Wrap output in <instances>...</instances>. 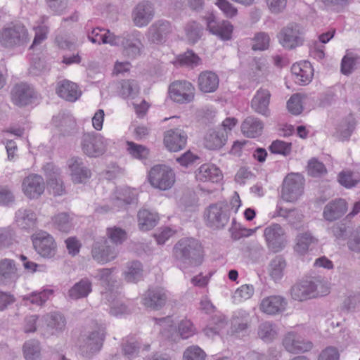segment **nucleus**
<instances>
[{
  "label": "nucleus",
  "instance_id": "nucleus-45",
  "mask_svg": "<svg viewBox=\"0 0 360 360\" xmlns=\"http://www.w3.org/2000/svg\"><path fill=\"white\" fill-rule=\"evenodd\" d=\"M139 84L136 80L125 79L120 82L119 94L124 98H134L139 94Z\"/></svg>",
  "mask_w": 360,
  "mask_h": 360
},
{
  "label": "nucleus",
  "instance_id": "nucleus-42",
  "mask_svg": "<svg viewBox=\"0 0 360 360\" xmlns=\"http://www.w3.org/2000/svg\"><path fill=\"white\" fill-rule=\"evenodd\" d=\"M47 327L55 332L63 331L66 326V320L64 316L60 312H51L44 316Z\"/></svg>",
  "mask_w": 360,
  "mask_h": 360
},
{
  "label": "nucleus",
  "instance_id": "nucleus-39",
  "mask_svg": "<svg viewBox=\"0 0 360 360\" xmlns=\"http://www.w3.org/2000/svg\"><path fill=\"white\" fill-rule=\"evenodd\" d=\"M117 35L110 32L108 30H103L99 27H96L92 30L91 32L88 34V39L93 44H109L114 46V38H116Z\"/></svg>",
  "mask_w": 360,
  "mask_h": 360
},
{
  "label": "nucleus",
  "instance_id": "nucleus-38",
  "mask_svg": "<svg viewBox=\"0 0 360 360\" xmlns=\"http://www.w3.org/2000/svg\"><path fill=\"white\" fill-rule=\"evenodd\" d=\"M264 128L263 122L257 117L249 116L241 124L243 134L248 138H256L262 134Z\"/></svg>",
  "mask_w": 360,
  "mask_h": 360
},
{
  "label": "nucleus",
  "instance_id": "nucleus-17",
  "mask_svg": "<svg viewBox=\"0 0 360 360\" xmlns=\"http://www.w3.org/2000/svg\"><path fill=\"white\" fill-rule=\"evenodd\" d=\"M105 339L104 333L94 331L84 338L79 345V351L82 356L91 358L98 352L103 347Z\"/></svg>",
  "mask_w": 360,
  "mask_h": 360
},
{
  "label": "nucleus",
  "instance_id": "nucleus-57",
  "mask_svg": "<svg viewBox=\"0 0 360 360\" xmlns=\"http://www.w3.org/2000/svg\"><path fill=\"white\" fill-rule=\"evenodd\" d=\"M360 64V57L356 55L345 56L341 63V71L344 75L350 74Z\"/></svg>",
  "mask_w": 360,
  "mask_h": 360
},
{
  "label": "nucleus",
  "instance_id": "nucleus-51",
  "mask_svg": "<svg viewBox=\"0 0 360 360\" xmlns=\"http://www.w3.org/2000/svg\"><path fill=\"white\" fill-rule=\"evenodd\" d=\"M53 294L52 289L46 288L39 292H32L27 295L25 299L29 300L32 304L42 305Z\"/></svg>",
  "mask_w": 360,
  "mask_h": 360
},
{
  "label": "nucleus",
  "instance_id": "nucleus-44",
  "mask_svg": "<svg viewBox=\"0 0 360 360\" xmlns=\"http://www.w3.org/2000/svg\"><path fill=\"white\" fill-rule=\"evenodd\" d=\"M51 221L54 227L61 232L68 233L73 228L72 218L66 212L54 215Z\"/></svg>",
  "mask_w": 360,
  "mask_h": 360
},
{
  "label": "nucleus",
  "instance_id": "nucleus-32",
  "mask_svg": "<svg viewBox=\"0 0 360 360\" xmlns=\"http://www.w3.org/2000/svg\"><path fill=\"white\" fill-rule=\"evenodd\" d=\"M291 71L295 82L300 85L309 84L311 81L314 75V70L309 62L293 64L291 68Z\"/></svg>",
  "mask_w": 360,
  "mask_h": 360
},
{
  "label": "nucleus",
  "instance_id": "nucleus-58",
  "mask_svg": "<svg viewBox=\"0 0 360 360\" xmlns=\"http://www.w3.org/2000/svg\"><path fill=\"white\" fill-rule=\"evenodd\" d=\"M205 352L198 346L192 345L184 352L183 360H205Z\"/></svg>",
  "mask_w": 360,
  "mask_h": 360
},
{
  "label": "nucleus",
  "instance_id": "nucleus-15",
  "mask_svg": "<svg viewBox=\"0 0 360 360\" xmlns=\"http://www.w3.org/2000/svg\"><path fill=\"white\" fill-rule=\"evenodd\" d=\"M170 98L176 103H187L194 98V87L187 81H176L169 89Z\"/></svg>",
  "mask_w": 360,
  "mask_h": 360
},
{
  "label": "nucleus",
  "instance_id": "nucleus-20",
  "mask_svg": "<svg viewBox=\"0 0 360 360\" xmlns=\"http://www.w3.org/2000/svg\"><path fill=\"white\" fill-rule=\"evenodd\" d=\"M187 134L179 128L167 130L165 133V147L172 152H177L185 148L187 143Z\"/></svg>",
  "mask_w": 360,
  "mask_h": 360
},
{
  "label": "nucleus",
  "instance_id": "nucleus-5",
  "mask_svg": "<svg viewBox=\"0 0 360 360\" xmlns=\"http://www.w3.org/2000/svg\"><path fill=\"white\" fill-rule=\"evenodd\" d=\"M137 192L129 187L117 188L110 197V206L104 205L96 208L98 213L107 212L109 210L124 209L128 205L136 202Z\"/></svg>",
  "mask_w": 360,
  "mask_h": 360
},
{
  "label": "nucleus",
  "instance_id": "nucleus-53",
  "mask_svg": "<svg viewBox=\"0 0 360 360\" xmlns=\"http://www.w3.org/2000/svg\"><path fill=\"white\" fill-rule=\"evenodd\" d=\"M252 49L254 51H264L269 46L270 37L264 32L256 33L252 38Z\"/></svg>",
  "mask_w": 360,
  "mask_h": 360
},
{
  "label": "nucleus",
  "instance_id": "nucleus-25",
  "mask_svg": "<svg viewBox=\"0 0 360 360\" xmlns=\"http://www.w3.org/2000/svg\"><path fill=\"white\" fill-rule=\"evenodd\" d=\"M68 165L72 181L75 184H82L91 177L90 169L84 165L81 158L73 157L68 160Z\"/></svg>",
  "mask_w": 360,
  "mask_h": 360
},
{
  "label": "nucleus",
  "instance_id": "nucleus-31",
  "mask_svg": "<svg viewBox=\"0 0 360 360\" xmlns=\"http://www.w3.org/2000/svg\"><path fill=\"white\" fill-rule=\"evenodd\" d=\"M93 290V283L87 277L81 278L76 282L68 292V296L70 300H78L87 297Z\"/></svg>",
  "mask_w": 360,
  "mask_h": 360
},
{
  "label": "nucleus",
  "instance_id": "nucleus-28",
  "mask_svg": "<svg viewBox=\"0 0 360 360\" xmlns=\"http://www.w3.org/2000/svg\"><path fill=\"white\" fill-rule=\"evenodd\" d=\"M15 221L23 230L33 231L37 225L36 213L28 208H20L15 212Z\"/></svg>",
  "mask_w": 360,
  "mask_h": 360
},
{
  "label": "nucleus",
  "instance_id": "nucleus-26",
  "mask_svg": "<svg viewBox=\"0 0 360 360\" xmlns=\"http://www.w3.org/2000/svg\"><path fill=\"white\" fill-rule=\"evenodd\" d=\"M56 90L59 97L70 102L76 101L82 94L78 85L68 79L59 81Z\"/></svg>",
  "mask_w": 360,
  "mask_h": 360
},
{
  "label": "nucleus",
  "instance_id": "nucleus-60",
  "mask_svg": "<svg viewBox=\"0 0 360 360\" xmlns=\"http://www.w3.org/2000/svg\"><path fill=\"white\" fill-rule=\"evenodd\" d=\"M307 172L310 176L317 177L326 174L327 170L321 162L312 158L308 162Z\"/></svg>",
  "mask_w": 360,
  "mask_h": 360
},
{
  "label": "nucleus",
  "instance_id": "nucleus-9",
  "mask_svg": "<svg viewBox=\"0 0 360 360\" xmlns=\"http://www.w3.org/2000/svg\"><path fill=\"white\" fill-rule=\"evenodd\" d=\"M108 144V139L96 132L84 134L81 143L84 153L93 158L103 155L105 152Z\"/></svg>",
  "mask_w": 360,
  "mask_h": 360
},
{
  "label": "nucleus",
  "instance_id": "nucleus-18",
  "mask_svg": "<svg viewBox=\"0 0 360 360\" xmlns=\"http://www.w3.org/2000/svg\"><path fill=\"white\" fill-rule=\"evenodd\" d=\"M45 183L44 179L38 174L26 176L22 183L23 193L30 199H37L44 193Z\"/></svg>",
  "mask_w": 360,
  "mask_h": 360
},
{
  "label": "nucleus",
  "instance_id": "nucleus-11",
  "mask_svg": "<svg viewBox=\"0 0 360 360\" xmlns=\"http://www.w3.org/2000/svg\"><path fill=\"white\" fill-rule=\"evenodd\" d=\"M207 30L222 41H229L232 38L233 25L228 20H218L211 13L205 17Z\"/></svg>",
  "mask_w": 360,
  "mask_h": 360
},
{
  "label": "nucleus",
  "instance_id": "nucleus-23",
  "mask_svg": "<svg viewBox=\"0 0 360 360\" xmlns=\"http://www.w3.org/2000/svg\"><path fill=\"white\" fill-rule=\"evenodd\" d=\"M35 97L33 88L25 83L16 84L11 91L12 101L18 106L29 105Z\"/></svg>",
  "mask_w": 360,
  "mask_h": 360
},
{
  "label": "nucleus",
  "instance_id": "nucleus-37",
  "mask_svg": "<svg viewBox=\"0 0 360 360\" xmlns=\"http://www.w3.org/2000/svg\"><path fill=\"white\" fill-rule=\"evenodd\" d=\"M251 317L250 314L243 309L236 311L231 320V330L232 333L245 331L250 326Z\"/></svg>",
  "mask_w": 360,
  "mask_h": 360
},
{
  "label": "nucleus",
  "instance_id": "nucleus-59",
  "mask_svg": "<svg viewBox=\"0 0 360 360\" xmlns=\"http://www.w3.org/2000/svg\"><path fill=\"white\" fill-rule=\"evenodd\" d=\"M356 126V121L353 116L349 115L341 123L340 126V134L344 139L350 137Z\"/></svg>",
  "mask_w": 360,
  "mask_h": 360
},
{
  "label": "nucleus",
  "instance_id": "nucleus-48",
  "mask_svg": "<svg viewBox=\"0 0 360 360\" xmlns=\"http://www.w3.org/2000/svg\"><path fill=\"white\" fill-rule=\"evenodd\" d=\"M22 351L26 360H37L41 355L40 343L36 340H28L24 343Z\"/></svg>",
  "mask_w": 360,
  "mask_h": 360
},
{
  "label": "nucleus",
  "instance_id": "nucleus-2",
  "mask_svg": "<svg viewBox=\"0 0 360 360\" xmlns=\"http://www.w3.org/2000/svg\"><path fill=\"white\" fill-rule=\"evenodd\" d=\"M240 205L241 201L236 192L230 202H219L210 205L205 212L207 226L213 229H223L229 221L231 211L236 213Z\"/></svg>",
  "mask_w": 360,
  "mask_h": 360
},
{
  "label": "nucleus",
  "instance_id": "nucleus-27",
  "mask_svg": "<svg viewBox=\"0 0 360 360\" xmlns=\"http://www.w3.org/2000/svg\"><path fill=\"white\" fill-rule=\"evenodd\" d=\"M286 300L280 295H271L264 298L260 304V309L265 314L276 315L285 311Z\"/></svg>",
  "mask_w": 360,
  "mask_h": 360
},
{
  "label": "nucleus",
  "instance_id": "nucleus-55",
  "mask_svg": "<svg viewBox=\"0 0 360 360\" xmlns=\"http://www.w3.org/2000/svg\"><path fill=\"white\" fill-rule=\"evenodd\" d=\"M271 153L287 156L292 150V143L281 140L274 141L269 148Z\"/></svg>",
  "mask_w": 360,
  "mask_h": 360
},
{
  "label": "nucleus",
  "instance_id": "nucleus-33",
  "mask_svg": "<svg viewBox=\"0 0 360 360\" xmlns=\"http://www.w3.org/2000/svg\"><path fill=\"white\" fill-rule=\"evenodd\" d=\"M195 179L200 182L217 183L221 180V174L215 165L204 164L196 171Z\"/></svg>",
  "mask_w": 360,
  "mask_h": 360
},
{
  "label": "nucleus",
  "instance_id": "nucleus-35",
  "mask_svg": "<svg viewBox=\"0 0 360 360\" xmlns=\"http://www.w3.org/2000/svg\"><path fill=\"white\" fill-rule=\"evenodd\" d=\"M219 84V77L214 72L203 71L198 76V85L202 92L213 93L218 89Z\"/></svg>",
  "mask_w": 360,
  "mask_h": 360
},
{
  "label": "nucleus",
  "instance_id": "nucleus-4",
  "mask_svg": "<svg viewBox=\"0 0 360 360\" xmlns=\"http://www.w3.org/2000/svg\"><path fill=\"white\" fill-rule=\"evenodd\" d=\"M323 287V283L319 280H304L294 285L290 290L291 297L293 300L299 302H303L309 299L322 296L327 294L328 290H319V288Z\"/></svg>",
  "mask_w": 360,
  "mask_h": 360
},
{
  "label": "nucleus",
  "instance_id": "nucleus-49",
  "mask_svg": "<svg viewBox=\"0 0 360 360\" xmlns=\"http://www.w3.org/2000/svg\"><path fill=\"white\" fill-rule=\"evenodd\" d=\"M110 301L103 300L105 303L110 306V314L118 316L128 312L127 307L119 298L118 292L115 293V296L110 297Z\"/></svg>",
  "mask_w": 360,
  "mask_h": 360
},
{
  "label": "nucleus",
  "instance_id": "nucleus-52",
  "mask_svg": "<svg viewBox=\"0 0 360 360\" xmlns=\"http://www.w3.org/2000/svg\"><path fill=\"white\" fill-rule=\"evenodd\" d=\"M127 151L134 158L138 160H146L149 155V150L147 147L134 143L127 141Z\"/></svg>",
  "mask_w": 360,
  "mask_h": 360
},
{
  "label": "nucleus",
  "instance_id": "nucleus-43",
  "mask_svg": "<svg viewBox=\"0 0 360 360\" xmlns=\"http://www.w3.org/2000/svg\"><path fill=\"white\" fill-rule=\"evenodd\" d=\"M227 325V321L223 315L213 316L208 325L204 328L203 331L207 337H213L219 334L220 331Z\"/></svg>",
  "mask_w": 360,
  "mask_h": 360
},
{
  "label": "nucleus",
  "instance_id": "nucleus-8",
  "mask_svg": "<svg viewBox=\"0 0 360 360\" xmlns=\"http://www.w3.org/2000/svg\"><path fill=\"white\" fill-rule=\"evenodd\" d=\"M304 28L297 23H290L282 28L278 34V39L283 47L293 49L303 44Z\"/></svg>",
  "mask_w": 360,
  "mask_h": 360
},
{
  "label": "nucleus",
  "instance_id": "nucleus-63",
  "mask_svg": "<svg viewBox=\"0 0 360 360\" xmlns=\"http://www.w3.org/2000/svg\"><path fill=\"white\" fill-rule=\"evenodd\" d=\"M287 108L288 110L293 115H299L302 111V96L295 94L291 96L287 102Z\"/></svg>",
  "mask_w": 360,
  "mask_h": 360
},
{
  "label": "nucleus",
  "instance_id": "nucleus-62",
  "mask_svg": "<svg viewBox=\"0 0 360 360\" xmlns=\"http://www.w3.org/2000/svg\"><path fill=\"white\" fill-rule=\"evenodd\" d=\"M178 332L182 339H187L195 334V329L190 320L184 319L179 323Z\"/></svg>",
  "mask_w": 360,
  "mask_h": 360
},
{
  "label": "nucleus",
  "instance_id": "nucleus-34",
  "mask_svg": "<svg viewBox=\"0 0 360 360\" xmlns=\"http://www.w3.org/2000/svg\"><path fill=\"white\" fill-rule=\"evenodd\" d=\"M17 268L14 261L10 259H4L0 261V283L11 285L18 279Z\"/></svg>",
  "mask_w": 360,
  "mask_h": 360
},
{
  "label": "nucleus",
  "instance_id": "nucleus-22",
  "mask_svg": "<svg viewBox=\"0 0 360 360\" xmlns=\"http://www.w3.org/2000/svg\"><path fill=\"white\" fill-rule=\"evenodd\" d=\"M155 15L153 4L149 1H142L136 5L132 12L134 23L139 27H143L152 20Z\"/></svg>",
  "mask_w": 360,
  "mask_h": 360
},
{
  "label": "nucleus",
  "instance_id": "nucleus-50",
  "mask_svg": "<svg viewBox=\"0 0 360 360\" xmlns=\"http://www.w3.org/2000/svg\"><path fill=\"white\" fill-rule=\"evenodd\" d=\"M185 33L189 43H196L202 35V27L197 22L192 21L185 26Z\"/></svg>",
  "mask_w": 360,
  "mask_h": 360
},
{
  "label": "nucleus",
  "instance_id": "nucleus-3",
  "mask_svg": "<svg viewBox=\"0 0 360 360\" xmlns=\"http://www.w3.org/2000/svg\"><path fill=\"white\" fill-rule=\"evenodd\" d=\"M29 41L28 32L20 24H9L0 30V44L7 49L25 45Z\"/></svg>",
  "mask_w": 360,
  "mask_h": 360
},
{
  "label": "nucleus",
  "instance_id": "nucleus-1",
  "mask_svg": "<svg viewBox=\"0 0 360 360\" xmlns=\"http://www.w3.org/2000/svg\"><path fill=\"white\" fill-rule=\"evenodd\" d=\"M173 255L176 266L181 270L202 264L203 250L200 243L193 238L179 240L174 247Z\"/></svg>",
  "mask_w": 360,
  "mask_h": 360
},
{
  "label": "nucleus",
  "instance_id": "nucleus-40",
  "mask_svg": "<svg viewBox=\"0 0 360 360\" xmlns=\"http://www.w3.org/2000/svg\"><path fill=\"white\" fill-rule=\"evenodd\" d=\"M139 227L141 231H146L154 228L159 220L158 215L148 210H141L138 212Z\"/></svg>",
  "mask_w": 360,
  "mask_h": 360
},
{
  "label": "nucleus",
  "instance_id": "nucleus-7",
  "mask_svg": "<svg viewBox=\"0 0 360 360\" xmlns=\"http://www.w3.org/2000/svg\"><path fill=\"white\" fill-rule=\"evenodd\" d=\"M114 46H122L123 53L130 59H135L141 56L143 45L140 39V32L133 31L124 32L122 35H117Z\"/></svg>",
  "mask_w": 360,
  "mask_h": 360
},
{
  "label": "nucleus",
  "instance_id": "nucleus-41",
  "mask_svg": "<svg viewBox=\"0 0 360 360\" xmlns=\"http://www.w3.org/2000/svg\"><path fill=\"white\" fill-rule=\"evenodd\" d=\"M295 251L300 255H304L312 245L317 243L318 240L310 232L299 233L296 237Z\"/></svg>",
  "mask_w": 360,
  "mask_h": 360
},
{
  "label": "nucleus",
  "instance_id": "nucleus-14",
  "mask_svg": "<svg viewBox=\"0 0 360 360\" xmlns=\"http://www.w3.org/2000/svg\"><path fill=\"white\" fill-rule=\"evenodd\" d=\"M264 236L268 247L274 252H279L285 246L287 240L285 231L278 224H272L266 227Z\"/></svg>",
  "mask_w": 360,
  "mask_h": 360
},
{
  "label": "nucleus",
  "instance_id": "nucleus-64",
  "mask_svg": "<svg viewBox=\"0 0 360 360\" xmlns=\"http://www.w3.org/2000/svg\"><path fill=\"white\" fill-rule=\"evenodd\" d=\"M258 335L264 341L271 340L276 335L272 323L266 321L260 324Z\"/></svg>",
  "mask_w": 360,
  "mask_h": 360
},
{
  "label": "nucleus",
  "instance_id": "nucleus-61",
  "mask_svg": "<svg viewBox=\"0 0 360 360\" xmlns=\"http://www.w3.org/2000/svg\"><path fill=\"white\" fill-rule=\"evenodd\" d=\"M215 5L228 18H232L238 14V9L229 0H217Z\"/></svg>",
  "mask_w": 360,
  "mask_h": 360
},
{
  "label": "nucleus",
  "instance_id": "nucleus-30",
  "mask_svg": "<svg viewBox=\"0 0 360 360\" xmlns=\"http://www.w3.org/2000/svg\"><path fill=\"white\" fill-rule=\"evenodd\" d=\"M167 296L162 288H149L143 298V304L153 309H159L165 305Z\"/></svg>",
  "mask_w": 360,
  "mask_h": 360
},
{
  "label": "nucleus",
  "instance_id": "nucleus-19",
  "mask_svg": "<svg viewBox=\"0 0 360 360\" xmlns=\"http://www.w3.org/2000/svg\"><path fill=\"white\" fill-rule=\"evenodd\" d=\"M271 97V94L268 89L260 87L256 91L251 100V108L256 113L269 117L271 114L269 109Z\"/></svg>",
  "mask_w": 360,
  "mask_h": 360
},
{
  "label": "nucleus",
  "instance_id": "nucleus-54",
  "mask_svg": "<svg viewBox=\"0 0 360 360\" xmlns=\"http://www.w3.org/2000/svg\"><path fill=\"white\" fill-rule=\"evenodd\" d=\"M106 233L110 241L115 245L122 244L127 238L125 230L117 226L108 228Z\"/></svg>",
  "mask_w": 360,
  "mask_h": 360
},
{
  "label": "nucleus",
  "instance_id": "nucleus-56",
  "mask_svg": "<svg viewBox=\"0 0 360 360\" xmlns=\"http://www.w3.org/2000/svg\"><path fill=\"white\" fill-rule=\"evenodd\" d=\"M178 61L181 65L193 68L200 64V58L193 51L188 50L179 56Z\"/></svg>",
  "mask_w": 360,
  "mask_h": 360
},
{
  "label": "nucleus",
  "instance_id": "nucleus-46",
  "mask_svg": "<svg viewBox=\"0 0 360 360\" xmlns=\"http://www.w3.org/2000/svg\"><path fill=\"white\" fill-rule=\"evenodd\" d=\"M286 262L281 256H276L270 262L269 266V275L275 281H279L283 276Z\"/></svg>",
  "mask_w": 360,
  "mask_h": 360
},
{
  "label": "nucleus",
  "instance_id": "nucleus-16",
  "mask_svg": "<svg viewBox=\"0 0 360 360\" xmlns=\"http://www.w3.org/2000/svg\"><path fill=\"white\" fill-rule=\"evenodd\" d=\"M115 270V268H103L96 270L94 278L99 281L100 285L105 288V291L102 292V300H110V297L115 296V293L117 292V290H115L116 283V279L112 275V272Z\"/></svg>",
  "mask_w": 360,
  "mask_h": 360
},
{
  "label": "nucleus",
  "instance_id": "nucleus-6",
  "mask_svg": "<svg viewBox=\"0 0 360 360\" xmlns=\"http://www.w3.org/2000/svg\"><path fill=\"white\" fill-rule=\"evenodd\" d=\"M148 181L155 188L162 191L169 190L175 182V174L169 166L156 165L149 171Z\"/></svg>",
  "mask_w": 360,
  "mask_h": 360
},
{
  "label": "nucleus",
  "instance_id": "nucleus-10",
  "mask_svg": "<svg viewBox=\"0 0 360 360\" xmlns=\"http://www.w3.org/2000/svg\"><path fill=\"white\" fill-rule=\"evenodd\" d=\"M304 179L298 174L288 175L283 180L281 196L286 202H295L302 195Z\"/></svg>",
  "mask_w": 360,
  "mask_h": 360
},
{
  "label": "nucleus",
  "instance_id": "nucleus-12",
  "mask_svg": "<svg viewBox=\"0 0 360 360\" xmlns=\"http://www.w3.org/2000/svg\"><path fill=\"white\" fill-rule=\"evenodd\" d=\"M35 250L43 257H52L56 252V243L53 236L46 231H39L32 236Z\"/></svg>",
  "mask_w": 360,
  "mask_h": 360
},
{
  "label": "nucleus",
  "instance_id": "nucleus-21",
  "mask_svg": "<svg viewBox=\"0 0 360 360\" xmlns=\"http://www.w3.org/2000/svg\"><path fill=\"white\" fill-rule=\"evenodd\" d=\"M91 254L94 260L103 264L115 259L117 255V252L114 246L108 245L106 239H103L95 243Z\"/></svg>",
  "mask_w": 360,
  "mask_h": 360
},
{
  "label": "nucleus",
  "instance_id": "nucleus-36",
  "mask_svg": "<svg viewBox=\"0 0 360 360\" xmlns=\"http://www.w3.org/2000/svg\"><path fill=\"white\" fill-rule=\"evenodd\" d=\"M227 134L221 129H210L205 136L204 145L209 150H219L226 142Z\"/></svg>",
  "mask_w": 360,
  "mask_h": 360
},
{
  "label": "nucleus",
  "instance_id": "nucleus-13",
  "mask_svg": "<svg viewBox=\"0 0 360 360\" xmlns=\"http://www.w3.org/2000/svg\"><path fill=\"white\" fill-rule=\"evenodd\" d=\"M174 27L166 20H158L148 29L146 37L149 41L155 44H164L173 32Z\"/></svg>",
  "mask_w": 360,
  "mask_h": 360
},
{
  "label": "nucleus",
  "instance_id": "nucleus-24",
  "mask_svg": "<svg viewBox=\"0 0 360 360\" xmlns=\"http://www.w3.org/2000/svg\"><path fill=\"white\" fill-rule=\"evenodd\" d=\"M283 345L285 349L290 353L305 352L312 348L311 342L306 341L295 332H290L285 335Z\"/></svg>",
  "mask_w": 360,
  "mask_h": 360
},
{
  "label": "nucleus",
  "instance_id": "nucleus-47",
  "mask_svg": "<svg viewBox=\"0 0 360 360\" xmlns=\"http://www.w3.org/2000/svg\"><path fill=\"white\" fill-rule=\"evenodd\" d=\"M124 279L129 283H136L143 275L142 264L138 261H134L127 264L124 271Z\"/></svg>",
  "mask_w": 360,
  "mask_h": 360
},
{
  "label": "nucleus",
  "instance_id": "nucleus-29",
  "mask_svg": "<svg viewBox=\"0 0 360 360\" xmlns=\"http://www.w3.org/2000/svg\"><path fill=\"white\" fill-rule=\"evenodd\" d=\"M347 210V202L345 200L335 199L325 206L323 217L326 221H333L342 217Z\"/></svg>",
  "mask_w": 360,
  "mask_h": 360
}]
</instances>
